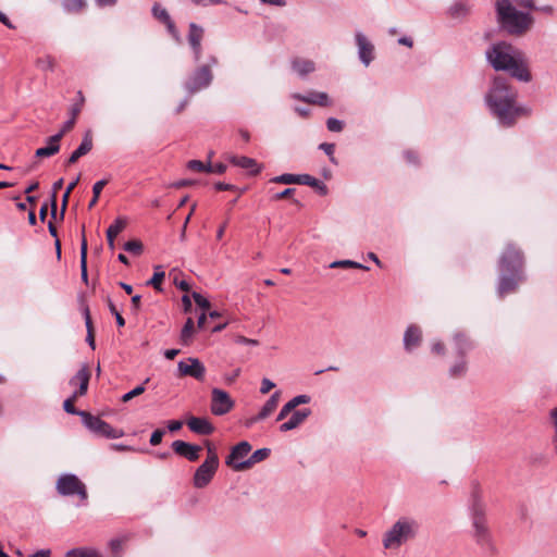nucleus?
<instances>
[{
  "instance_id": "13d9d810",
  "label": "nucleus",
  "mask_w": 557,
  "mask_h": 557,
  "mask_svg": "<svg viewBox=\"0 0 557 557\" xmlns=\"http://www.w3.org/2000/svg\"><path fill=\"white\" fill-rule=\"evenodd\" d=\"M82 310H83V315H84V319H85V324H86L87 333L88 332L94 333V327H92V322H91L90 311H89L88 306H84Z\"/></svg>"
},
{
  "instance_id": "58836bf2",
  "label": "nucleus",
  "mask_w": 557,
  "mask_h": 557,
  "mask_svg": "<svg viewBox=\"0 0 557 557\" xmlns=\"http://www.w3.org/2000/svg\"><path fill=\"white\" fill-rule=\"evenodd\" d=\"M299 177L300 174L285 173L271 178L270 182L278 184H299Z\"/></svg>"
},
{
  "instance_id": "603ef678",
  "label": "nucleus",
  "mask_w": 557,
  "mask_h": 557,
  "mask_svg": "<svg viewBox=\"0 0 557 557\" xmlns=\"http://www.w3.org/2000/svg\"><path fill=\"white\" fill-rule=\"evenodd\" d=\"M76 122H74V117H70L61 127V129L54 134L53 136H58L59 137V141H61V139L63 138V136L70 132L74 125H75Z\"/></svg>"
},
{
  "instance_id": "f8f14e48",
  "label": "nucleus",
  "mask_w": 557,
  "mask_h": 557,
  "mask_svg": "<svg viewBox=\"0 0 557 557\" xmlns=\"http://www.w3.org/2000/svg\"><path fill=\"white\" fill-rule=\"evenodd\" d=\"M355 40L358 48V58L367 67L375 58V48L371 40L360 30L355 33Z\"/></svg>"
},
{
  "instance_id": "39448f33",
  "label": "nucleus",
  "mask_w": 557,
  "mask_h": 557,
  "mask_svg": "<svg viewBox=\"0 0 557 557\" xmlns=\"http://www.w3.org/2000/svg\"><path fill=\"white\" fill-rule=\"evenodd\" d=\"M495 9L499 26L509 35L521 36L534 23L530 13L517 10L510 0H497Z\"/></svg>"
},
{
  "instance_id": "393cba45",
  "label": "nucleus",
  "mask_w": 557,
  "mask_h": 557,
  "mask_svg": "<svg viewBox=\"0 0 557 557\" xmlns=\"http://www.w3.org/2000/svg\"><path fill=\"white\" fill-rule=\"evenodd\" d=\"M127 219L119 216L107 230L108 246L111 250L114 249V238L126 227Z\"/></svg>"
},
{
  "instance_id": "c03bdc74",
  "label": "nucleus",
  "mask_w": 557,
  "mask_h": 557,
  "mask_svg": "<svg viewBox=\"0 0 557 557\" xmlns=\"http://www.w3.org/2000/svg\"><path fill=\"white\" fill-rule=\"evenodd\" d=\"M310 396L308 395H297L295 397H293L290 400H288L286 404L290 407V409L294 411L296 410V408L300 405H305V404H308L310 403Z\"/></svg>"
},
{
  "instance_id": "49530a36",
  "label": "nucleus",
  "mask_w": 557,
  "mask_h": 557,
  "mask_svg": "<svg viewBox=\"0 0 557 557\" xmlns=\"http://www.w3.org/2000/svg\"><path fill=\"white\" fill-rule=\"evenodd\" d=\"M78 396H74V394L64 400L63 403V409L67 412V413H71V414H77L81 417V413H83L84 411L82 410H77L75 407H74V401L75 399L77 398Z\"/></svg>"
},
{
  "instance_id": "2eb2a0df",
  "label": "nucleus",
  "mask_w": 557,
  "mask_h": 557,
  "mask_svg": "<svg viewBox=\"0 0 557 557\" xmlns=\"http://www.w3.org/2000/svg\"><path fill=\"white\" fill-rule=\"evenodd\" d=\"M172 449L176 455L186 458L188 461H197L202 448L199 445L177 440L172 443Z\"/></svg>"
},
{
  "instance_id": "473e14b6",
  "label": "nucleus",
  "mask_w": 557,
  "mask_h": 557,
  "mask_svg": "<svg viewBox=\"0 0 557 557\" xmlns=\"http://www.w3.org/2000/svg\"><path fill=\"white\" fill-rule=\"evenodd\" d=\"M470 12V8L468 4L463 2H457L453 4L449 10L448 14L451 18L461 20L466 17Z\"/></svg>"
},
{
  "instance_id": "f257e3e1",
  "label": "nucleus",
  "mask_w": 557,
  "mask_h": 557,
  "mask_svg": "<svg viewBox=\"0 0 557 557\" xmlns=\"http://www.w3.org/2000/svg\"><path fill=\"white\" fill-rule=\"evenodd\" d=\"M485 57L495 71H506L524 83L532 79L524 53L507 41L491 45L485 51Z\"/></svg>"
},
{
  "instance_id": "a18cd8bd",
  "label": "nucleus",
  "mask_w": 557,
  "mask_h": 557,
  "mask_svg": "<svg viewBox=\"0 0 557 557\" xmlns=\"http://www.w3.org/2000/svg\"><path fill=\"white\" fill-rule=\"evenodd\" d=\"M152 15L159 20L160 22L164 23L166 22L168 20L171 18L170 14L168 13V11L163 8H161L158 3H156L153 7H152Z\"/></svg>"
},
{
  "instance_id": "0e129e2a",
  "label": "nucleus",
  "mask_w": 557,
  "mask_h": 557,
  "mask_svg": "<svg viewBox=\"0 0 557 557\" xmlns=\"http://www.w3.org/2000/svg\"><path fill=\"white\" fill-rule=\"evenodd\" d=\"M292 412H293V410L290 409V407L287 404H285L281 408L278 414L276 416V421L285 420Z\"/></svg>"
},
{
  "instance_id": "1a4fd4ad",
  "label": "nucleus",
  "mask_w": 557,
  "mask_h": 557,
  "mask_svg": "<svg viewBox=\"0 0 557 557\" xmlns=\"http://www.w3.org/2000/svg\"><path fill=\"white\" fill-rule=\"evenodd\" d=\"M213 79L210 65L203 64L198 66L185 81L184 88L189 95H194L202 89L208 88Z\"/></svg>"
},
{
  "instance_id": "4468645a",
  "label": "nucleus",
  "mask_w": 557,
  "mask_h": 557,
  "mask_svg": "<svg viewBox=\"0 0 557 557\" xmlns=\"http://www.w3.org/2000/svg\"><path fill=\"white\" fill-rule=\"evenodd\" d=\"M219 465L203 461L196 470L193 483L197 488L206 487L213 479Z\"/></svg>"
},
{
  "instance_id": "e433bc0d",
  "label": "nucleus",
  "mask_w": 557,
  "mask_h": 557,
  "mask_svg": "<svg viewBox=\"0 0 557 557\" xmlns=\"http://www.w3.org/2000/svg\"><path fill=\"white\" fill-rule=\"evenodd\" d=\"M467 372V361L465 358H460L449 368V375L451 377H459L465 375Z\"/></svg>"
},
{
  "instance_id": "7ed1b4c3",
  "label": "nucleus",
  "mask_w": 557,
  "mask_h": 557,
  "mask_svg": "<svg viewBox=\"0 0 557 557\" xmlns=\"http://www.w3.org/2000/svg\"><path fill=\"white\" fill-rule=\"evenodd\" d=\"M468 511L472 524V536L483 552L494 553V544L486 519V504L479 484H473L469 499Z\"/></svg>"
},
{
  "instance_id": "4c0bfd02",
  "label": "nucleus",
  "mask_w": 557,
  "mask_h": 557,
  "mask_svg": "<svg viewBox=\"0 0 557 557\" xmlns=\"http://www.w3.org/2000/svg\"><path fill=\"white\" fill-rule=\"evenodd\" d=\"M63 186V178H59L58 181H55L52 185V195H51V216L53 219L57 218V195H58V191L62 188Z\"/></svg>"
},
{
  "instance_id": "f3484780",
  "label": "nucleus",
  "mask_w": 557,
  "mask_h": 557,
  "mask_svg": "<svg viewBox=\"0 0 557 557\" xmlns=\"http://www.w3.org/2000/svg\"><path fill=\"white\" fill-rule=\"evenodd\" d=\"M250 450H251V445L248 442H246V441L239 442L237 445H235L232 448L230 455L226 458L225 463L228 467H231L233 470H235L236 465L246 460L245 458L250 453Z\"/></svg>"
},
{
  "instance_id": "8fccbe9b",
  "label": "nucleus",
  "mask_w": 557,
  "mask_h": 557,
  "mask_svg": "<svg viewBox=\"0 0 557 557\" xmlns=\"http://www.w3.org/2000/svg\"><path fill=\"white\" fill-rule=\"evenodd\" d=\"M319 149L323 150L330 158V161L334 164H336V159L334 157V150H335V145L334 144H329V143H322L320 144L319 146Z\"/></svg>"
},
{
  "instance_id": "9b49d317",
  "label": "nucleus",
  "mask_w": 557,
  "mask_h": 557,
  "mask_svg": "<svg viewBox=\"0 0 557 557\" xmlns=\"http://www.w3.org/2000/svg\"><path fill=\"white\" fill-rule=\"evenodd\" d=\"M177 371L180 376H190L197 381H203L206 367L198 358L189 357L178 362Z\"/></svg>"
},
{
  "instance_id": "b1692460",
  "label": "nucleus",
  "mask_w": 557,
  "mask_h": 557,
  "mask_svg": "<svg viewBox=\"0 0 557 557\" xmlns=\"http://www.w3.org/2000/svg\"><path fill=\"white\" fill-rule=\"evenodd\" d=\"M271 450L269 448H260L252 453V455L245 461L236 465L235 471H244L251 468L255 463L263 461L270 456Z\"/></svg>"
},
{
  "instance_id": "ddd939ff",
  "label": "nucleus",
  "mask_w": 557,
  "mask_h": 557,
  "mask_svg": "<svg viewBox=\"0 0 557 557\" xmlns=\"http://www.w3.org/2000/svg\"><path fill=\"white\" fill-rule=\"evenodd\" d=\"M205 29L200 25L196 23L189 24V30L187 35L188 44L191 48L194 54V61L199 62L202 54V45L201 41L203 39Z\"/></svg>"
},
{
  "instance_id": "f704fd0d",
  "label": "nucleus",
  "mask_w": 557,
  "mask_h": 557,
  "mask_svg": "<svg viewBox=\"0 0 557 557\" xmlns=\"http://www.w3.org/2000/svg\"><path fill=\"white\" fill-rule=\"evenodd\" d=\"M86 7V0H62V8L67 13H79Z\"/></svg>"
},
{
  "instance_id": "0eeeda50",
  "label": "nucleus",
  "mask_w": 557,
  "mask_h": 557,
  "mask_svg": "<svg viewBox=\"0 0 557 557\" xmlns=\"http://www.w3.org/2000/svg\"><path fill=\"white\" fill-rule=\"evenodd\" d=\"M55 488L62 496L77 495L84 505L87 502L88 494L86 485L75 474L65 473L60 475Z\"/></svg>"
},
{
  "instance_id": "de8ad7c7",
  "label": "nucleus",
  "mask_w": 557,
  "mask_h": 557,
  "mask_svg": "<svg viewBox=\"0 0 557 557\" xmlns=\"http://www.w3.org/2000/svg\"><path fill=\"white\" fill-rule=\"evenodd\" d=\"M206 447L208 455L205 461L219 465V457L216 455L215 447L209 441H206Z\"/></svg>"
},
{
  "instance_id": "423d86ee",
  "label": "nucleus",
  "mask_w": 557,
  "mask_h": 557,
  "mask_svg": "<svg viewBox=\"0 0 557 557\" xmlns=\"http://www.w3.org/2000/svg\"><path fill=\"white\" fill-rule=\"evenodd\" d=\"M420 531L417 519L408 516L398 518L384 533L382 544L385 549H398L401 545L414 540Z\"/></svg>"
},
{
  "instance_id": "69168bd1",
  "label": "nucleus",
  "mask_w": 557,
  "mask_h": 557,
  "mask_svg": "<svg viewBox=\"0 0 557 557\" xmlns=\"http://www.w3.org/2000/svg\"><path fill=\"white\" fill-rule=\"evenodd\" d=\"M513 1L520 8L529 9V10L535 9V4H534L533 0H513Z\"/></svg>"
},
{
  "instance_id": "bf43d9fd",
  "label": "nucleus",
  "mask_w": 557,
  "mask_h": 557,
  "mask_svg": "<svg viewBox=\"0 0 557 557\" xmlns=\"http://www.w3.org/2000/svg\"><path fill=\"white\" fill-rule=\"evenodd\" d=\"M109 183V180H100L96 182L92 186V194L95 195L96 199H99V196L103 189V187Z\"/></svg>"
},
{
  "instance_id": "7c9ffc66",
  "label": "nucleus",
  "mask_w": 557,
  "mask_h": 557,
  "mask_svg": "<svg viewBox=\"0 0 557 557\" xmlns=\"http://www.w3.org/2000/svg\"><path fill=\"white\" fill-rule=\"evenodd\" d=\"M87 239L83 234L82 243H81V272L82 280L87 284L88 283V273H87Z\"/></svg>"
},
{
  "instance_id": "5701e85b",
  "label": "nucleus",
  "mask_w": 557,
  "mask_h": 557,
  "mask_svg": "<svg viewBox=\"0 0 557 557\" xmlns=\"http://www.w3.org/2000/svg\"><path fill=\"white\" fill-rule=\"evenodd\" d=\"M91 149H92V137H91L90 133L87 132L84 135L81 145L72 152V154L67 159L66 163L74 164L75 162H77V160L79 158L87 154Z\"/></svg>"
},
{
  "instance_id": "680f3d73",
  "label": "nucleus",
  "mask_w": 557,
  "mask_h": 557,
  "mask_svg": "<svg viewBox=\"0 0 557 557\" xmlns=\"http://www.w3.org/2000/svg\"><path fill=\"white\" fill-rule=\"evenodd\" d=\"M274 387H275V384L271 380L264 377L261 381L260 393L268 394Z\"/></svg>"
},
{
  "instance_id": "09e8293b",
  "label": "nucleus",
  "mask_w": 557,
  "mask_h": 557,
  "mask_svg": "<svg viewBox=\"0 0 557 557\" xmlns=\"http://www.w3.org/2000/svg\"><path fill=\"white\" fill-rule=\"evenodd\" d=\"M326 127L330 132L338 133L343 131L344 122L335 117H329L326 120Z\"/></svg>"
},
{
  "instance_id": "bb28decb",
  "label": "nucleus",
  "mask_w": 557,
  "mask_h": 557,
  "mask_svg": "<svg viewBox=\"0 0 557 557\" xmlns=\"http://www.w3.org/2000/svg\"><path fill=\"white\" fill-rule=\"evenodd\" d=\"M60 151V141L58 136H50L47 139V146L38 148L35 152L37 158H48Z\"/></svg>"
},
{
  "instance_id": "37998d69",
  "label": "nucleus",
  "mask_w": 557,
  "mask_h": 557,
  "mask_svg": "<svg viewBox=\"0 0 557 557\" xmlns=\"http://www.w3.org/2000/svg\"><path fill=\"white\" fill-rule=\"evenodd\" d=\"M124 250L134 255H140L143 251V244L141 242L134 239L128 240L123 246Z\"/></svg>"
},
{
  "instance_id": "cd10ccee",
  "label": "nucleus",
  "mask_w": 557,
  "mask_h": 557,
  "mask_svg": "<svg viewBox=\"0 0 557 557\" xmlns=\"http://www.w3.org/2000/svg\"><path fill=\"white\" fill-rule=\"evenodd\" d=\"M294 98L307 103L319 104L321 107H326L330 104L329 96L325 92L313 91L308 94L307 96L296 94L294 95Z\"/></svg>"
},
{
  "instance_id": "052dcab7",
  "label": "nucleus",
  "mask_w": 557,
  "mask_h": 557,
  "mask_svg": "<svg viewBox=\"0 0 557 557\" xmlns=\"http://www.w3.org/2000/svg\"><path fill=\"white\" fill-rule=\"evenodd\" d=\"M191 2L196 5L200 7H209V5H218L226 3L224 0H191Z\"/></svg>"
},
{
  "instance_id": "6e6552de",
  "label": "nucleus",
  "mask_w": 557,
  "mask_h": 557,
  "mask_svg": "<svg viewBox=\"0 0 557 557\" xmlns=\"http://www.w3.org/2000/svg\"><path fill=\"white\" fill-rule=\"evenodd\" d=\"M84 425L94 434L106 438H120L124 432L112 428L108 422L89 412L81 413Z\"/></svg>"
},
{
  "instance_id": "aec40b11",
  "label": "nucleus",
  "mask_w": 557,
  "mask_h": 557,
  "mask_svg": "<svg viewBox=\"0 0 557 557\" xmlns=\"http://www.w3.org/2000/svg\"><path fill=\"white\" fill-rule=\"evenodd\" d=\"M281 398V392L276 391L273 393L270 398L265 401V404L260 409L259 413L251 418L250 423H255L257 421L263 420L268 418L277 407Z\"/></svg>"
},
{
  "instance_id": "a19ab883",
  "label": "nucleus",
  "mask_w": 557,
  "mask_h": 557,
  "mask_svg": "<svg viewBox=\"0 0 557 557\" xmlns=\"http://www.w3.org/2000/svg\"><path fill=\"white\" fill-rule=\"evenodd\" d=\"M187 168L189 170L196 171V172H208V173H211L212 164L210 162L206 164V163H203L202 161H199V160H190L187 163Z\"/></svg>"
},
{
  "instance_id": "e2e57ef3",
  "label": "nucleus",
  "mask_w": 557,
  "mask_h": 557,
  "mask_svg": "<svg viewBox=\"0 0 557 557\" xmlns=\"http://www.w3.org/2000/svg\"><path fill=\"white\" fill-rule=\"evenodd\" d=\"M174 285L183 292H188L190 289L189 284L185 280H180L177 274L173 277Z\"/></svg>"
},
{
  "instance_id": "338daca9",
  "label": "nucleus",
  "mask_w": 557,
  "mask_h": 557,
  "mask_svg": "<svg viewBox=\"0 0 557 557\" xmlns=\"http://www.w3.org/2000/svg\"><path fill=\"white\" fill-rule=\"evenodd\" d=\"M296 191L295 188H286L284 189L283 191L281 193H277L273 196V199L274 200H280V199H283V198H286V197H289L292 195H294V193Z\"/></svg>"
},
{
  "instance_id": "c756f323",
  "label": "nucleus",
  "mask_w": 557,
  "mask_h": 557,
  "mask_svg": "<svg viewBox=\"0 0 557 557\" xmlns=\"http://www.w3.org/2000/svg\"><path fill=\"white\" fill-rule=\"evenodd\" d=\"M299 184L314 188L320 195L324 196L327 194L326 185L322 181L309 174H300Z\"/></svg>"
},
{
  "instance_id": "412c9836",
  "label": "nucleus",
  "mask_w": 557,
  "mask_h": 557,
  "mask_svg": "<svg viewBox=\"0 0 557 557\" xmlns=\"http://www.w3.org/2000/svg\"><path fill=\"white\" fill-rule=\"evenodd\" d=\"M422 338V332L417 325H410L407 327L404 334V347L407 351H411L417 348Z\"/></svg>"
},
{
  "instance_id": "a211bd4d",
  "label": "nucleus",
  "mask_w": 557,
  "mask_h": 557,
  "mask_svg": "<svg viewBox=\"0 0 557 557\" xmlns=\"http://www.w3.org/2000/svg\"><path fill=\"white\" fill-rule=\"evenodd\" d=\"M89 380L90 371L87 366H84L69 382L71 386L78 385V389L74 392V396H84L87 393Z\"/></svg>"
},
{
  "instance_id": "4be33fe9",
  "label": "nucleus",
  "mask_w": 557,
  "mask_h": 557,
  "mask_svg": "<svg viewBox=\"0 0 557 557\" xmlns=\"http://www.w3.org/2000/svg\"><path fill=\"white\" fill-rule=\"evenodd\" d=\"M473 348L471 341L461 332L455 333L453 337V349L460 357L465 356Z\"/></svg>"
},
{
  "instance_id": "dca6fc26",
  "label": "nucleus",
  "mask_w": 557,
  "mask_h": 557,
  "mask_svg": "<svg viewBox=\"0 0 557 557\" xmlns=\"http://www.w3.org/2000/svg\"><path fill=\"white\" fill-rule=\"evenodd\" d=\"M312 411L309 408H304L299 410H294L289 418L283 422L278 430L283 433L295 430L299 428L310 416Z\"/></svg>"
},
{
  "instance_id": "f03ea898",
  "label": "nucleus",
  "mask_w": 557,
  "mask_h": 557,
  "mask_svg": "<svg viewBox=\"0 0 557 557\" xmlns=\"http://www.w3.org/2000/svg\"><path fill=\"white\" fill-rule=\"evenodd\" d=\"M517 90L505 77H495L485 96V101L492 114L502 125L511 126L521 110L517 106Z\"/></svg>"
},
{
  "instance_id": "72a5a7b5",
  "label": "nucleus",
  "mask_w": 557,
  "mask_h": 557,
  "mask_svg": "<svg viewBox=\"0 0 557 557\" xmlns=\"http://www.w3.org/2000/svg\"><path fill=\"white\" fill-rule=\"evenodd\" d=\"M65 557H101L99 552L94 548L78 547L70 549Z\"/></svg>"
},
{
  "instance_id": "6e6d98bb",
  "label": "nucleus",
  "mask_w": 557,
  "mask_h": 557,
  "mask_svg": "<svg viewBox=\"0 0 557 557\" xmlns=\"http://www.w3.org/2000/svg\"><path fill=\"white\" fill-rule=\"evenodd\" d=\"M164 434H165L164 430L157 429L156 431L152 432L149 443L152 446L159 445L162 442Z\"/></svg>"
},
{
  "instance_id": "20e7f679",
  "label": "nucleus",
  "mask_w": 557,
  "mask_h": 557,
  "mask_svg": "<svg viewBox=\"0 0 557 557\" xmlns=\"http://www.w3.org/2000/svg\"><path fill=\"white\" fill-rule=\"evenodd\" d=\"M523 255L522 251L509 244L499 258V280L497 294L500 298L517 289L518 285L524 281L523 274Z\"/></svg>"
},
{
  "instance_id": "3c124183",
  "label": "nucleus",
  "mask_w": 557,
  "mask_h": 557,
  "mask_svg": "<svg viewBox=\"0 0 557 557\" xmlns=\"http://www.w3.org/2000/svg\"><path fill=\"white\" fill-rule=\"evenodd\" d=\"M144 392H145V386L144 385H138L135 388H133L132 391H129L126 394H124L122 396V400L124 403L129 401L134 397L141 395Z\"/></svg>"
},
{
  "instance_id": "9d476101",
  "label": "nucleus",
  "mask_w": 557,
  "mask_h": 557,
  "mask_svg": "<svg viewBox=\"0 0 557 557\" xmlns=\"http://www.w3.org/2000/svg\"><path fill=\"white\" fill-rule=\"evenodd\" d=\"M235 403L225 391L214 387L211 391L210 409L214 416H224L228 413Z\"/></svg>"
},
{
  "instance_id": "2f4dec72",
  "label": "nucleus",
  "mask_w": 557,
  "mask_h": 557,
  "mask_svg": "<svg viewBox=\"0 0 557 557\" xmlns=\"http://www.w3.org/2000/svg\"><path fill=\"white\" fill-rule=\"evenodd\" d=\"M195 332V323L191 318H188L182 329L180 341L183 345L187 346L190 344L193 334Z\"/></svg>"
},
{
  "instance_id": "774afa93",
  "label": "nucleus",
  "mask_w": 557,
  "mask_h": 557,
  "mask_svg": "<svg viewBox=\"0 0 557 557\" xmlns=\"http://www.w3.org/2000/svg\"><path fill=\"white\" fill-rule=\"evenodd\" d=\"M236 343L238 344H243V345H251V346H257L259 345V342L257 339H252V338H247L245 336H238L236 338Z\"/></svg>"
},
{
  "instance_id": "79ce46f5",
  "label": "nucleus",
  "mask_w": 557,
  "mask_h": 557,
  "mask_svg": "<svg viewBox=\"0 0 557 557\" xmlns=\"http://www.w3.org/2000/svg\"><path fill=\"white\" fill-rule=\"evenodd\" d=\"M36 66L40 71H53L54 69V61L50 55H46L44 58H38L36 60Z\"/></svg>"
},
{
  "instance_id": "a878e982",
  "label": "nucleus",
  "mask_w": 557,
  "mask_h": 557,
  "mask_svg": "<svg viewBox=\"0 0 557 557\" xmlns=\"http://www.w3.org/2000/svg\"><path fill=\"white\" fill-rule=\"evenodd\" d=\"M230 162L236 166L248 170L251 174H257L260 172V166L257 161L252 158L245 156H231L228 158Z\"/></svg>"
},
{
  "instance_id": "864d4df0",
  "label": "nucleus",
  "mask_w": 557,
  "mask_h": 557,
  "mask_svg": "<svg viewBox=\"0 0 557 557\" xmlns=\"http://www.w3.org/2000/svg\"><path fill=\"white\" fill-rule=\"evenodd\" d=\"M191 296L197 306H199L201 309L206 310L210 308V301L207 298H205L201 294L194 292Z\"/></svg>"
},
{
  "instance_id": "4d7b16f0",
  "label": "nucleus",
  "mask_w": 557,
  "mask_h": 557,
  "mask_svg": "<svg viewBox=\"0 0 557 557\" xmlns=\"http://www.w3.org/2000/svg\"><path fill=\"white\" fill-rule=\"evenodd\" d=\"M165 26H166V29L168 32L171 34V36L177 41L180 42L181 41V36H180V33L178 30L176 29V26L174 24V22L172 21V18L168 20L166 22H164Z\"/></svg>"
},
{
  "instance_id": "c9c22d12",
  "label": "nucleus",
  "mask_w": 557,
  "mask_h": 557,
  "mask_svg": "<svg viewBox=\"0 0 557 557\" xmlns=\"http://www.w3.org/2000/svg\"><path fill=\"white\" fill-rule=\"evenodd\" d=\"M78 182H79V175L67 185L65 193L63 194L61 212H60L61 220H63V218H64V213H65V210L67 207L70 195H71L72 190L76 187Z\"/></svg>"
},
{
  "instance_id": "c85d7f7f",
  "label": "nucleus",
  "mask_w": 557,
  "mask_h": 557,
  "mask_svg": "<svg viewBox=\"0 0 557 557\" xmlns=\"http://www.w3.org/2000/svg\"><path fill=\"white\" fill-rule=\"evenodd\" d=\"M292 67L299 76L305 77L315 70V64L308 59L295 58L292 61Z\"/></svg>"
},
{
  "instance_id": "ea45409f",
  "label": "nucleus",
  "mask_w": 557,
  "mask_h": 557,
  "mask_svg": "<svg viewBox=\"0 0 557 557\" xmlns=\"http://www.w3.org/2000/svg\"><path fill=\"white\" fill-rule=\"evenodd\" d=\"M154 269L156 272L153 273L152 277L148 281L147 284L151 285L157 290H162L161 284L165 277V273L163 271H159L161 269L160 265H157Z\"/></svg>"
},
{
  "instance_id": "5fc2aeb1",
  "label": "nucleus",
  "mask_w": 557,
  "mask_h": 557,
  "mask_svg": "<svg viewBox=\"0 0 557 557\" xmlns=\"http://www.w3.org/2000/svg\"><path fill=\"white\" fill-rule=\"evenodd\" d=\"M108 306H109V310L110 312L115 317V320H116V324L119 326H124L125 325V320L124 318L121 315V313L117 311V309L115 308L114 304L111 301V299H108Z\"/></svg>"
},
{
  "instance_id": "6ab92c4d",
  "label": "nucleus",
  "mask_w": 557,
  "mask_h": 557,
  "mask_svg": "<svg viewBox=\"0 0 557 557\" xmlns=\"http://www.w3.org/2000/svg\"><path fill=\"white\" fill-rule=\"evenodd\" d=\"M186 424L191 432L199 435H210L214 432L213 424L207 418L190 417Z\"/></svg>"
}]
</instances>
